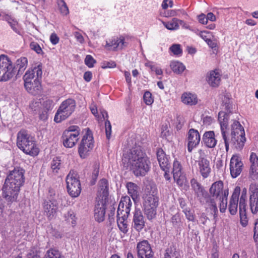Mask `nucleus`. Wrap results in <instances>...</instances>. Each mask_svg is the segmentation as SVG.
I'll return each instance as SVG.
<instances>
[{
    "label": "nucleus",
    "instance_id": "c03bdc74",
    "mask_svg": "<svg viewBox=\"0 0 258 258\" xmlns=\"http://www.w3.org/2000/svg\"><path fill=\"white\" fill-rule=\"evenodd\" d=\"M45 258H63L58 250L54 248L48 250L45 255Z\"/></svg>",
    "mask_w": 258,
    "mask_h": 258
},
{
    "label": "nucleus",
    "instance_id": "58836bf2",
    "mask_svg": "<svg viewBox=\"0 0 258 258\" xmlns=\"http://www.w3.org/2000/svg\"><path fill=\"white\" fill-rule=\"evenodd\" d=\"M58 9L60 14L63 16H66L69 13V8L63 0H57Z\"/></svg>",
    "mask_w": 258,
    "mask_h": 258
},
{
    "label": "nucleus",
    "instance_id": "de8ad7c7",
    "mask_svg": "<svg viewBox=\"0 0 258 258\" xmlns=\"http://www.w3.org/2000/svg\"><path fill=\"white\" fill-rule=\"evenodd\" d=\"M30 47L38 54L43 55L44 53L41 46L36 42H31L30 44Z\"/></svg>",
    "mask_w": 258,
    "mask_h": 258
},
{
    "label": "nucleus",
    "instance_id": "c85d7f7f",
    "mask_svg": "<svg viewBox=\"0 0 258 258\" xmlns=\"http://www.w3.org/2000/svg\"><path fill=\"white\" fill-rule=\"evenodd\" d=\"M181 100L183 103L190 106L195 105L199 102L197 94L189 92L183 93L181 95Z\"/></svg>",
    "mask_w": 258,
    "mask_h": 258
},
{
    "label": "nucleus",
    "instance_id": "9d476101",
    "mask_svg": "<svg viewBox=\"0 0 258 258\" xmlns=\"http://www.w3.org/2000/svg\"><path fill=\"white\" fill-rule=\"evenodd\" d=\"M93 138L91 131L88 130L84 136L79 148V153L82 158H85L93 148Z\"/></svg>",
    "mask_w": 258,
    "mask_h": 258
},
{
    "label": "nucleus",
    "instance_id": "6ab92c4d",
    "mask_svg": "<svg viewBox=\"0 0 258 258\" xmlns=\"http://www.w3.org/2000/svg\"><path fill=\"white\" fill-rule=\"evenodd\" d=\"M146 218L140 209H136L132 221V227L137 231L140 232L145 226Z\"/></svg>",
    "mask_w": 258,
    "mask_h": 258
},
{
    "label": "nucleus",
    "instance_id": "a19ab883",
    "mask_svg": "<svg viewBox=\"0 0 258 258\" xmlns=\"http://www.w3.org/2000/svg\"><path fill=\"white\" fill-rule=\"evenodd\" d=\"M245 207H244L242 208V207L239 206L240 223L243 227L246 226L248 222Z\"/></svg>",
    "mask_w": 258,
    "mask_h": 258
},
{
    "label": "nucleus",
    "instance_id": "ddd939ff",
    "mask_svg": "<svg viewBox=\"0 0 258 258\" xmlns=\"http://www.w3.org/2000/svg\"><path fill=\"white\" fill-rule=\"evenodd\" d=\"M248 205L252 214L258 212V185L256 184L250 185Z\"/></svg>",
    "mask_w": 258,
    "mask_h": 258
},
{
    "label": "nucleus",
    "instance_id": "423d86ee",
    "mask_svg": "<svg viewBox=\"0 0 258 258\" xmlns=\"http://www.w3.org/2000/svg\"><path fill=\"white\" fill-rule=\"evenodd\" d=\"M17 145L26 154L35 156L39 153L34 138L26 130H22L17 134Z\"/></svg>",
    "mask_w": 258,
    "mask_h": 258
},
{
    "label": "nucleus",
    "instance_id": "4d7b16f0",
    "mask_svg": "<svg viewBox=\"0 0 258 258\" xmlns=\"http://www.w3.org/2000/svg\"><path fill=\"white\" fill-rule=\"evenodd\" d=\"M43 106L45 112L50 110L53 107L52 101L50 100H46L43 103Z\"/></svg>",
    "mask_w": 258,
    "mask_h": 258
},
{
    "label": "nucleus",
    "instance_id": "f3484780",
    "mask_svg": "<svg viewBox=\"0 0 258 258\" xmlns=\"http://www.w3.org/2000/svg\"><path fill=\"white\" fill-rule=\"evenodd\" d=\"M172 173L174 180L176 183L180 186H183L186 182V178L180 163L177 160L173 162Z\"/></svg>",
    "mask_w": 258,
    "mask_h": 258
},
{
    "label": "nucleus",
    "instance_id": "f257e3e1",
    "mask_svg": "<svg viewBox=\"0 0 258 258\" xmlns=\"http://www.w3.org/2000/svg\"><path fill=\"white\" fill-rule=\"evenodd\" d=\"M25 170L20 167L11 171L3 186V197L8 204L17 201L18 196L25 182Z\"/></svg>",
    "mask_w": 258,
    "mask_h": 258
},
{
    "label": "nucleus",
    "instance_id": "f03ea898",
    "mask_svg": "<svg viewBox=\"0 0 258 258\" xmlns=\"http://www.w3.org/2000/svg\"><path fill=\"white\" fill-rule=\"evenodd\" d=\"M123 163L127 162L130 170L136 176H144L150 170L151 162L140 147H136L123 155Z\"/></svg>",
    "mask_w": 258,
    "mask_h": 258
},
{
    "label": "nucleus",
    "instance_id": "c756f323",
    "mask_svg": "<svg viewBox=\"0 0 258 258\" xmlns=\"http://www.w3.org/2000/svg\"><path fill=\"white\" fill-rule=\"evenodd\" d=\"M157 157L161 168L163 171H168L170 164L163 150L159 149L157 151Z\"/></svg>",
    "mask_w": 258,
    "mask_h": 258
},
{
    "label": "nucleus",
    "instance_id": "e433bc0d",
    "mask_svg": "<svg viewBox=\"0 0 258 258\" xmlns=\"http://www.w3.org/2000/svg\"><path fill=\"white\" fill-rule=\"evenodd\" d=\"M179 19L173 18L167 22H162V24L168 30H176L179 29Z\"/></svg>",
    "mask_w": 258,
    "mask_h": 258
},
{
    "label": "nucleus",
    "instance_id": "aec40b11",
    "mask_svg": "<svg viewBox=\"0 0 258 258\" xmlns=\"http://www.w3.org/2000/svg\"><path fill=\"white\" fill-rule=\"evenodd\" d=\"M200 140V135L197 130L193 128L189 130L187 144V150L189 152H191L199 144Z\"/></svg>",
    "mask_w": 258,
    "mask_h": 258
},
{
    "label": "nucleus",
    "instance_id": "49530a36",
    "mask_svg": "<svg viewBox=\"0 0 258 258\" xmlns=\"http://www.w3.org/2000/svg\"><path fill=\"white\" fill-rule=\"evenodd\" d=\"M246 199H247V188L245 187H243L242 188V189H241L239 206L242 207V208L244 207H246Z\"/></svg>",
    "mask_w": 258,
    "mask_h": 258
},
{
    "label": "nucleus",
    "instance_id": "603ef678",
    "mask_svg": "<svg viewBox=\"0 0 258 258\" xmlns=\"http://www.w3.org/2000/svg\"><path fill=\"white\" fill-rule=\"evenodd\" d=\"M96 62L95 60L91 55H87L85 59V63L89 68H92Z\"/></svg>",
    "mask_w": 258,
    "mask_h": 258
},
{
    "label": "nucleus",
    "instance_id": "5fc2aeb1",
    "mask_svg": "<svg viewBox=\"0 0 258 258\" xmlns=\"http://www.w3.org/2000/svg\"><path fill=\"white\" fill-rule=\"evenodd\" d=\"M64 132H68L72 134H76L78 136H79L80 134V129L79 126L76 125L70 126L68 130Z\"/></svg>",
    "mask_w": 258,
    "mask_h": 258
},
{
    "label": "nucleus",
    "instance_id": "412c9836",
    "mask_svg": "<svg viewBox=\"0 0 258 258\" xmlns=\"http://www.w3.org/2000/svg\"><path fill=\"white\" fill-rule=\"evenodd\" d=\"M206 80L212 87H217L221 80V74L219 70L215 69L208 72L206 76Z\"/></svg>",
    "mask_w": 258,
    "mask_h": 258
},
{
    "label": "nucleus",
    "instance_id": "a18cd8bd",
    "mask_svg": "<svg viewBox=\"0 0 258 258\" xmlns=\"http://www.w3.org/2000/svg\"><path fill=\"white\" fill-rule=\"evenodd\" d=\"M169 50L173 55L180 56L182 55V50L181 45L179 44H172L169 48Z\"/></svg>",
    "mask_w": 258,
    "mask_h": 258
},
{
    "label": "nucleus",
    "instance_id": "9b49d317",
    "mask_svg": "<svg viewBox=\"0 0 258 258\" xmlns=\"http://www.w3.org/2000/svg\"><path fill=\"white\" fill-rule=\"evenodd\" d=\"M198 153L199 158L197 161L198 170L204 178H206L211 172L210 161L206 158V155L204 150L200 149Z\"/></svg>",
    "mask_w": 258,
    "mask_h": 258
},
{
    "label": "nucleus",
    "instance_id": "bb28decb",
    "mask_svg": "<svg viewBox=\"0 0 258 258\" xmlns=\"http://www.w3.org/2000/svg\"><path fill=\"white\" fill-rule=\"evenodd\" d=\"M230 119L229 114H218V121L220 124L221 132L224 141H226V131Z\"/></svg>",
    "mask_w": 258,
    "mask_h": 258
},
{
    "label": "nucleus",
    "instance_id": "6e6d98bb",
    "mask_svg": "<svg viewBox=\"0 0 258 258\" xmlns=\"http://www.w3.org/2000/svg\"><path fill=\"white\" fill-rule=\"evenodd\" d=\"M69 117L68 114H55L54 120L57 123L60 122Z\"/></svg>",
    "mask_w": 258,
    "mask_h": 258
},
{
    "label": "nucleus",
    "instance_id": "c9c22d12",
    "mask_svg": "<svg viewBox=\"0 0 258 258\" xmlns=\"http://www.w3.org/2000/svg\"><path fill=\"white\" fill-rule=\"evenodd\" d=\"M4 20L7 21L8 23L10 25L11 28L17 33L19 34L20 31L18 30L17 26L18 25V23L16 19H15L13 17H12L11 15L9 14H6L4 16Z\"/></svg>",
    "mask_w": 258,
    "mask_h": 258
},
{
    "label": "nucleus",
    "instance_id": "f704fd0d",
    "mask_svg": "<svg viewBox=\"0 0 258 258\" xmlns=\"http://www.w3.org/2000/svg\"><path fill=\"white\" fill-rule=\"evenodd\" d=\"M170 68L173 72L176 74H181L185 69V66L179 61H172Z\"/></svg>",
    "mask_w": 258,
    "mask_h": 258
},
{
    "label": "nucleus",
    "instance_id": "7c9ffc66",
    "mask_svg": "<svg viewBox=\"0 0 258 258\" xmlns=\"http://www.w3.org/2000/svg\"><path fill=\"white\" fill-rule=\"evenodd\" d=\"M203 139L205 145L210 148L215 147L217 143V141L215 139V133L213 131L205 132Z\"/></svg>",
    "mask_w": 258,
    "mask_h": 258
},
{
    "label": "nucleus",
    "instance_id": "20e7f679",
    "mask_svg": "<svg viewBox=\"0 0 258 258\" xmlns=\"http://www.w3.org/2000/svg\"><path fill=\"white\" fill-rule=\"evenodd\" d=\"M68 205L66 197L60 196L53 189L48 190L47 198L43 203L44 215L49 220L53 219L56 215L58 208H63Z\"/></svg>",
    "mask_w": 258,
    "mask_h": 258
},
{
    "label": "nucleus",
    "instance_id": "bf43d9fd",
    "mask_svg": "<svg viewBox=\"0 0 258 258\" xmlns=\"http://www.w3.org/2000/svg\"><path fill=\"white\" fill-rule=\"evenodd\" d=\"M74 36L76 40L80 44H83L85 42V39L83 35L79 32H74Z\"/></svg>",
    "mask_w": 258,
    "mask_h": 258
},
{
    "label": "nucleus",
    "instance_id": "e2e57ef3",
    "mask_svg": "<svg viewBox=\"0 0 258 258\" xmlns=\"http://www.w3.org/2000/svg\"><path fill=\"white\" fill-rule=\"evenodd\" d=\"M198 20L199 23L205 25L208 23L206 15L202 13L198 16Z\"/></svg>",
    "mask_w": 258,
    "mask_h": 258
},
{
    "label": "nucleus",
    "instance_id": "cd10ccee",
    "mask_svg": "<svg viewBox=\"0 0 258 258\" xmlns=\"http://www.w3.org/2000/svg\"><path fill=\"white\" fill-rule=\"evenodd\" d=\"M75 100L68 99L61 103L56 113H73L75 111Z\"/></svg>",
    "mask_w": 258,
    "mask_h": 258
},
{
    "label": "nucleus",
    "instance_id": "864d4df0",
    "mask_svg": "<svg viewBox=\"0 0 258 258\" xmlns=\"http://www.w3.org/2000/svg\"><path fill=\"white\" fill-rule=\"evenodd\" d=\"M196 34L200 36L206 42L210 39V32L207 31L196 32Z\"/></svg>",
    "mask_w": 258,
    "mask_h": 258
},
{
    "label": "nucleus",
    "instance_id": "09e8293b",
    "mask_svg": "<svg viewBox=\"0 0 258 258\" xmlns=\"http://www.w3.org/2000/svg\"><path fill=\"white\" fill-rule=\"evenodd\" d=\"M143 99L144 102L148 105L152 104L153 102V99L151 93L149 91H146L144 95Z\"/></svg>",
    "mask_w": 258,
    "mask_h": 258
},
{
    "label": "nucleus",
    "instance_id": "7ed1b4c3",
    "mask_svg": "<svg viewBox=\"0 0 258 258\" xmlns=\"http://www.w3.org/2000/svg\"><path fill=\"white\" fill-rule=\"evenodd\" d=\"M210 196L206 200V204L213 211L214 214L218 213L217 204L219 205L220 211L225 212L227 205V191L223 190V183L218 181L212 184L209 190Z\"/></svg>",
    "mask_w": 258,
    "mask_h": 258
},
{
    "label": "nucleus",
    "instance_id": "2eb2a0df",
    "mask_svg": "<svg viewBox=\"0 0 258 258\" xmlns=\"http://www.w3.org/2000/svg\"><path fill=\"white\" fill-rule=\"evenodd\" d=\"M137 249L138 258H153L154 252L147 240L139 242Z\"/></svg>",
    "mask_w": 258,
    "mask_h": 258
},
{
    "label": "nucleus",
    "instance_id": "0e129e2a",
    "mask_svg": "<svg viewBox=\"0 0 258 258\" xmlns=\"http://www.w3.org/2000/svg\"><path fill=\"white\" fill-rule=\"evenodd\" d=\"M181 25L182 28L185 29H187L191 31H194L193 29L187 24H186L183 20H179V26Z\"/></svg>",
    "mask_w": 258,
    "mask_h": 258
},
{
    "label": "nucleus",
    "instance_id": "6e6552de",
    "mask_svg": "<svg viewBox=\"0 0 258 258\" xmlns=\"http://www.w3.org/2000/svg\"><path fill=\"white\" fill-rule=\"evenodd\" d=\"M15 75V66L11 59L5 55H0V81H7Z\"/></svg>",
    "mask_w": 258,
    "mask_h": 258
},
{
    "label": "nucleus",
    "instance_id": "ea45409f",
    "mask_svg": "<svg viewBox=\"0 0 258 258\" xmlns=\"http://www.w3.org/2000/svg\"><path fill=\"white\" fill-rule=\"evenodd\" d=\"M27 59L26 57H23L17 59L16 61V66L18 68L19 73L23 72L27 66Z\"/></svg>",
    "mask_w": 258,
    "mask_h": 258
},
{
    "label": "nucleus",
    "instance_id": "338daca9",
    "mask_svg": "<svg viewBox=\"0 0 258 258\" xmlns=\"http://www.w3.org/2000/svg\"><path fill=\"white\" fill-rule=\"evenodd\" d=\"M176 12V10L167 11L165 12L164 16L166 17L176 16V15H178Z\"/></svg>",
    "mask_w": 258,
    "mask_h": 258
},
{
    "label": "nucleus",
    "instance_id": "13d9d810",
    "mask_svg": "<svg viewBox=\"0 0 258 258\" xmlns=\"http://www.w3.org/2000/svg\"><path fill=\"white\" fill-rule=\"evenodd\" d=\"M183 212L186 216V219L191 221H194L195 220V216L194 215V212L188 210L187 209H185L183 210Z\"/></svg>",
    "mask_w": 258,
    "mask_h": 258
},
{
    "label": "nucleus",
    "instance_id": "2f4dec72",
    "mask_svg": "<svg viewBox=\"0 0 258 258\" xmlns=\"http://www.w3.org/2000/svg\"><path fill=\"white\" fill-rule=\"evenodd\" d=\"M117 223L118 229L121 233L120 235L122 237L126 234L129 230L128 224H127V218L121 216L117 215Z\"/></svg>",
    "mask_w": 258,
    "mask_h": 258
},
{
    "label": "nucleus",
    "instance_id": "393cba45",
    "mask_svg": "<svg viewBox=\"0 0 258 258\" xmlns=\"http://www.w3.org/2000/svg\"><path fill=\"white\" fill-rule=\"evenodd\" d=\"M79 138V136L76 134H72L68 132H64L62 136L63 145L66 148H72L78 142Z\"/></svg>",
    "mask_w": 258,
    "mask_h": 258
},
{
    "label": "nucleus",
    "instance_id": "1a4fd4ad",
    "mask_svg": "<svg viewBox=\"0 0 258 258\" xmlns=\"http://www.w3.org/2000/svg\"><path fill=\"white\" fill-rule=\"evenodd\" d=\"M67 187L70 195L72 197H77L81 191V183L77 174L70 171L66 179Z\"/></svg>",
    "mask_w": 258,
    "mask_h": 258
},
{
    "label": "nucleus",
    "instance_id": "39448f33",
    "mask_svg": "<svg viewBox=\"0 0 258 258\" xmlns=\"http://www.w3.org/2000/svg\"><path fill=\"white\" fill-rule=\"evenodd\" d=\"M246 139L245 132L243 127L239 121L234 120L231 125V135L229 136L226 131V141H224L226 151L229 150V147H232L238 150H241L244 145Z\"/></svg>",
    "mask_w": 258,
    "mask_h": 258
},
{
    "label": "nucleus",
    "instance_id": "a878e982",
    "mask_svg": "<svg viewBox=\"0 0 258 258\" xmlns=\"http://www.w3.org/2000/svg\"><path fill=\"white\" fill-rule=\"evenodd\" d=\"M105 203L104 201H99L95 205L94 209V217L99 222L103 221L105 219Z\"/></svg>",
    "mask_w": 258,
    "mask_h": 258
},
{
    "label": "nucleus",
    "instance_id": "3c124183",
    "mask_svg": "<svg viewBox=\"0 0 258 258\" xmlns=\"http://www.w3.org/2000/svg\"><path fill=\"white\" fill-rule=\"evenodd\" d=\"M105 127L106 138L109 140L110 139L111 135V125L107 118L106 119L105 122Z\"/></svg>",
    "mask_w": 258,
    "mask_h": 258
},
{
    "label": "nucleus",
    "instance_id": "5701e85b",
    "mask_svg": "<svg viewBox=\"0 0 258 258\" xmlns=\"http://www.w3.org/2000/svg\"><path fill=\"white\" fill-rule=\"evenodd\" d=\"M240 191V187L238 186H236L230 198L228 209L231 215H235L237 211L238 198Z\"/></svg>",
    "mask_w": 258,
    "mask_h": 258
},
{
    "label": "nucleus",
    "instance_id": "473e14b6",
    "mask_svg": "<svg viewBox=\"0 0 258 258\" xmlns=\"http://www.w3.org/2000/svg\"><path fill=\"white\" fill-rule=\"evenodd\" d=\"M126 187L128 194L131 196L133 200L135 201L138 197L139 187L136 184L131 182L127 183Z\"/></svg>",
    "mask_w": 258,
    "mask_h": 258
},
{
    "label": "nucleus",
    "instance_id": "8fccbe9b",
    "mask_svg": "<svg viewBox=\"0 0 258 258\" xmlns=\"http://www.w3.org/2000/svg\"><path fill=\"white\" fill-rule=\"evenodd\" d=\"M66 220L68 222H71L73 225L75 224V215L72 211H69L65 214Z\"/></svg>",
    "mask_w": 258,
    "mask_h": 258
},
{
    "label": "nucleus",
    "instance_id": "dca6fc26",
    "mask_svg": "<svg viewBox=\"0 0 258 258\" xmlns=\"http://www.w3.org/2000/svg\"><path fill=\"white\" fill-rule=\"evenodd\" d=\"M132 206V202L129 197L125 196L121 198L118 205L117 215L128 218Z\"/></svg>",
    "mask_w": 258,
    "mask_h": 258
},
{
    "label": "nucleus",
    "instance_id": "680f3d73",
    "mask_svg": "<svg viewBox=\"0 0 258 258\" xmlns=\"http://www.w3.org/2000/svg\"><path fill=\"white\" fill-rule=\"evenodd\" d=\"M173 7V1L171 0H164L162 4V7L165 10L168 7L172 8Z\"/></svg>",
    "mask_w": 258,
    "mask_h": 258
},
{
    "label": "nucleus",
    "instance_id": "a211bd4d",
    "mask_svg": "<svg viewBox=\"0 0 258 258\" xmlns=\"http://www.w3.org/2000/svg\"><path fill=\"white\" fill-rule=\"evenodd\" d=\"M243 164L240 158L237 155H233L230 163V174L233 178L237 177L242 170Z\"/></svg>",
    "mask_w": 258,
    "mask_h": 258
},
{
    "label": "nucleus",
    "instance_id": "f8f14e48",
    "mask_svg": "<svg viewBox=\"0 0 258 258\" xmlns=\"http://www.w3.org/2000/svg\"><path fill=\"white\" fill-rule=\"evenodd\" d=\"M42 65L39 63L33 69L28 70L23 77L24 86L30 89L31 82H34L36 78L40 80L42 74Z\"/></svg>",
    "mask_w": 258,
    "mask_h": 258
},
{
    "label": "nucleus",
    "instance_id": "79ce46f5",
    "mask_svg": "<svg viewBox=\"0 0 258 258\" xmlns=\"http://www.w3.org/2000/svg\"><path fill=\"white\" fill-rule=\"evenodd\" d=\"M100 164L99 162H96L93 166V171L92 173V180L91 184H95L96 179H97L99 171Z\"/></svg>",
    "mask_w": 258,
    "mask_h": 258
},
{
    "label": "nucleus",
    "instance_id": "69168bd1",
    "mask_svg": "<svg viewBox=\"0 0 258 258\" xmlns=\"http://www.w3.org/2000/svg\"><path fill=\"white\" fill-rule=\"evenodd\" d=\"M253 238L255 241H258V219L256 220L254 224Z\"/></svg>",
    "mask_w": 258,
    "mask_h": 258
},
{
    "label": "nucleus",
    "instance_id": "774afa93",
    "mask_svg": "<svg viewBox=\"0 0 258 258\" xmlns=\"http://www.w3.org/2000/svg\"><path fill=\"white\" fill-rule=\"evenodd\" d=\"M92 77V73L90 71L86 72L83 76L84 79L87 82H90Z\"/></svg>",
    "mask_w": 258,
    "mask_h": 258
},
{
    "label": "nucleus",
    "instance_id": "4468645a",
    "mask_svg": "<svg viewBox=\"0 0 258 258\" xmlns=\"http://www.w3.org/2000/svg\"><path fill=\"white\" fill-rule=\"evenodd\" d=\"M128 45V38L120 36L106 41L105 47L114 50H121Z\"/></svg>",
    "mask_w": 258,
    "mask_h": 258
},
{
    "label": "nucleus",
    "instance_id": "0eeeda50",
    "mask_svg": "<svg viewBox=\"0 0 258 258\" xmlns=\"http://www.w3.org/2000/svg\"><path fill=\"white\" fill-rule=\"evenodd\" d=\"M144 197L143 207L147 218L152 220L156 215V209L158 206L159 199L156 196L157 189L154 184L151 185V191H148Z\"/></svg>",
    "mask_w": 258,
    "mask_h": 258
},
{
    "label": "nucleus",
    "instance_id": "4c0bfd02",
    "mask_svg": "<svg viewBox=\"0 0 258 258\" xmlns=\"http://www.w3.org/2000/svg\"><path fill=\"white\" fill-rule=\"evenodd\" d=\"M179 253L175 248L173 246H170L167 248L164 258H179Z\"/></svg>",
    "mask_w": 258,
    "mask_h": 258
},
{
    "label": "nucleus",
    "instance_id": "b1692460",
    "mask_svg": "<svg viewBox=\"0 0 258 258\" xmlns=\"http://www.w3.org/2000/svg\"><path fill=\"white\" fill-rule=\"evenodd\" d=\"M108 196V183L106 179H101L98 184L97 196L99 201H104Z\"/></svg>",
    "mask_w": 258,
    "mask_h": 258
},
{
    "label": "nucleus",
    "instance_id": "4be33fe9",
    "mask_svg": "<svg viewBox=\"0 0 258 258\" xmlns=\"http://www.w3.org/2000/svg\"><path fill=\"white\" fill-rule=\"evenodd\" d=\"M249 162V176L253 180H258V156L255 153L250 154Z\"/></svg>",
    "mask_w": 258,
    "mask_h": 258
},
{
    "label": "nucleus",
    "instance_id": "72a5a7b5",
    "mask_svg": "<svg viewBox=\"0 0 258 258\" xmlns=\"http://www.w3.org/2000/svg\"><path fill=\"white\" fill-rule=\"evenodd\" d=\"M31 87L30 89L27 88V87H25L26 90L29 93L33 95H36L38 94L41 89V86L40 82V80L35 79L34 82H31Z\"/></svg>",
    "mask_w": 258,
    "mask_h": 258
},
{
    "label": "nucleus",
    "instance_id": "37998d69",
    "mask_svg": "<svg viewBox=\"0 0 258 258\" xmlns=\"http://www.w3.org/2000/svg\"><path fill=\"white\" fill-rule=\"evenodd\" d=\"M61 167V162L59 158L55 157L53 159L51 163V168L54 173H58V170Z\"/></svg>",
    "mask_w": 258,
    "mask_h": 258
},
{
    "label": "nucleus",
    "instance_id": "052dcab7",
    "mask_svg": "<svg viewBox=\"0 0 258 258\" xmlns=\"http://www.w3.org/2000/svg\"><path fill=\"white\" fill-rule=\"evenodd\" d=\"M59 38L55 33H52L50 36V41L53 45H56L59 42Z\"/></svg>",
    "mask_w": 258,
    "mask_h": 258
}]
</instances>
